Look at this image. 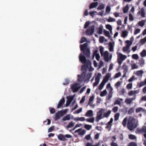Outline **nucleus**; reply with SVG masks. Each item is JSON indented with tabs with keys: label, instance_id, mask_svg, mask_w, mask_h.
<instances>
[{
	"label": "nucleus",
	"instance_id": "20",
	"mask_svg": "<svg viewBox=\"0 0 146 146\" xmlns=\"http://www.w3.org/2000/svg\"><path fill=\"white\" fill-rule=\"evenodd\" d=\"M122 68L123 70V72L126 73L128 71V66L125 64H123Z\"/></svg>",
	"mask_w": 146,
	"mask_h": 146
},
{
	"label": "nucleus",
	"instance_id": "4",
	"mask_svg": "<svg viewBox=\"0 0 146 146\" xmlns=\"http://www.w3.org/2000/svg\"><path fill=\"white\" fill-rule=\"evenodd\" d=\"M94 26L93 25L89 27V28L87 29L86 31V34L88 35H92L94 31Z\"/></svg>",
	"mask_w": 146,
	"mask_h": 146
},
{
	"label": "nucleus",
	"instance_id": "52",
	"mask_svg": "<svg viewBox=\"0 0 146 146\" xmlns=\"http://www.w3.org/2000/svg\"><path fill=\"white\" fill-rule=\"evenodd\" d=\"M134 112V110L133 108H131L128 111V113L129 114H131L133 113Z\"/></svg>",
	"mask_w": 146,
	"mask_h": 146
},
{
	"label": "nucleus",
	"instance_id": "54",
	"mask_svg": "<svg viewBox=\"0 0 146 146\" xmlns=\"http://www.w3.org/2000/svg\"><path fill=\"white\" fill-rule=\"evenodd\" d=\"M145 24L144 21H140L138 22V24L140 26L142 27L144 26Z\"/></svg>",
	"mask_w": 146,
	"mask_h": 146
},
{
	"label": "nucleus",
	"instance_id": "51",
	"mask_svg": "<svg viewBox=\"0 0 146 146\" xmlns=\"http://www.w3.org/2000/svg\"><path fill=\"white\" fill-rule=\"evenodd\" d=\"M144 64V61L143 58L139 60V64L141 66L143 65Z\"/></svg>",
	"mask_w": 146,
	"mask_h": 146
},
{
	"label": "nucleus",
	"instance_id": "42",
	"mask_svg": "<svg viewBox=\"0 0 146 146\" xmlns=\"http://www.w3.org/2000/svg\"><path fill=\"white\" fill-rule=\"evenodd\" d=\"M128 146H137V145L134 142H131L129 143Z\"/></svg>",
	"mask_w": 146,
	"mask_h": 146
},
{
	"label": "nucleus",
	"instance_id": "38",
	"mask_svg": "<svg viewBox=\"0 0 146 146\" xmlns=\"http://www.w3.org/2000/svg\"><path fill=\"white\" fill-rule=\"evenodd\" d=\"M131 66L132 69H137L138 67V66L135 63H134L131 64Z\"/></svg>",
	"mask_w": 146,
	"mask_h": 146
},
{
	"label": "nucleus",
	"instance_id": "30",
	"mask_svg": "<svg viewBox=\"0 0 146 146\" xmlns=\"http://www.w3.org/2000/svg\"><path fill=\"white\" fill-rule=\"evenodd\" d=\"M141 56L142 57L146 56V50H143L140 53Z\"/></svg>",
	"mask_w": 146,
	"mask_h": 146
},
{
	"label": "nucleus",
	"instance_id": "5",
	"mask_svg": "<svg viewBox=\"0 0 146 146\" xmlns=\"http://www.w3.org/2000/svg\"><path fill=\"white\" fill-rule=\"evenodd\" d=\"M135 132L137 134L146 133V126H143L141 128H137L136 129Z\"/></svg>",
	"mask_w": 146,
	"mask_h": 146
},
{
	"label": "nucleus",
	"instance_id": "24",
	"mask_svg": "<svg viewBox=\"0 0 146 146\" xmlns=\"http://www.w3.org/2000/svg\"><path fill=\"white\" fill-rule=\"evenodd\" d=\"M74 120L76 121H84L85 120V118L84 117H76L74 118Z\"/></svg>",
	"mask_w": 146,
	"mask_h": 146
},
{
	"label": "nucleus",
	"instance_id": "53",
	"mask_svg": "<svg viewBox=\"0 0 146 146\" xmlns=\"http://www.w3.org/2000/svg\"><path fill=\"white\" fill-rule=\"evenodd\" d=\"M118 109V107L117 106H115L112 109V111L114 113H116L117 112Z\"/></svg>",
	"mask_w": 146,
	"mask_h": 146
},
{
	"label": "nucleus",
	"instance_id": "22",
	"mask_svg": "<svg viewBox=\"0 0 146 146\" xmlns=\"http://www.w3.org/2000/svg\"><path fill=\"white\" fill-rule=\"evenodd\" d=\"M111 110H108L106 113H105L104 114L103 116V117H108L111 113Z\"/></svg>",
	"mask_w": 146,
	"mask_h": 146
},
{
	"label": "nucleus",
	"instance_id": "46",
	"mask_svg": "<svg viewBox=\"0 0 146 146\" xmlns=\"http://www.w3.org/2000/svg\"><path fill=\"white\" fill-rule=\"evenodd\" d=\"M119 116V113H116L114 115L115 120L116 121L118 120Z\"/></svg>",
	"mask_w": 146,
	"mask_h": 146
},
{
	"label": "nucleus",
	"instance_id": "27",
	"mask_svg": "<svg viewBox=\"0 0 146 146\" xmlns=\"http://www.w3.org/2000/svg\"><path fill=\"white\" fill-rule=\"evenodd\" d=\"M127 121H128L126 117H125L123 119L122 122V124L124 127L126 126Z\"/></svg>",
	"mask_w": 146,
	"mask_h": 146
},
{
	"label": "nucleus",
	"instance_id": "18",
	"mask_svg": "<svg viewBox=\"0 0 146 146\" xmlns=\"http://www.w3.org/2000/svg\"><path fill=\"white\" fill-rule=\"evenodd\" d=\"M135 111L137 113L141 111L145 112H146V110L142 108L139 107L136 109Z\"/></svg>",
	"mask_w": 146,
	"mask_h": 146
},
{
	"label": "nucleus",
	"instance_id": "49",
	"mask_svg": "<svg viewBox=\"0 0 146 146\" xmlns=\"http://www.w3.org/2000/svg\"><path fill=\"white\" fill-rule=\"evenodd\" d=\"M82 110V108H81L80 109L77 110L75 111L74 112V114H78L81 112Z\"/></svg>",
	"mask_w": 146,
	"mask_h": 146
},
{
	"label": "nucleus",
	"instance_id": "63",
	"mask_svg": "<svg viewBox=\"0 0 146 146\" xmlns=\"http://www.w3.org/2000/svg\"><path fill=\"white\" fill-rule=\"evenodd\" d=\"M121 76V73L120 72H119L118 73H116L114 76V78H117L119 77H120Z\"/></svg>",
	"mask_w": 146,
	"mask_h": 146
},
{
	"label": "nucleus",
	"instance_id": "56",
	"mask_svg": "<svg viewBox=\"0 0 146 146\" xmlns=\"http://www.w3.org/2000/svg\"><path fill=\"white\" fill-rule=\"evenodd\" d=\"M74 125V124L72 122H70L69 124L67 126V128H70L71 127H73Z\"/></svg>",
	"mask_w": 146,
	"mask_h": 146
},
{
	"label": "nucleus",
	"instance_id": "14",
	"mask_svg": "<svg viewBox=\"0 0 146 146\" xmlns=\"http://www.w3.org/2000/svg\"><path fill=\"white\" fill-rule=\"evenodd\" d=\"M85 115L88 117H92L93 115V111L91 110H90L88 111L86 113Z\"/></svg>",
	"mask_w": 146,
	"mask_h": 146
},
{
	"label": "nucleus",
	"instance_id": "45",
	"mask_svg": "<svg viewBox=\"0 0 146 146\" xmlns=\"http://www.w3.org/2000/svg\"><path fill=\"white\" fill-rule=\"evenodd\" d=\"M111 8L110 6H107L106 8V12L107 13H109L110 11Z\"/></svg>",
	"mask_w": 146,
	"mask_h": 146
},
{
	"label": "nucleus",
	"instance_id": "35",
	"mask_svg": "<svg viewBox=\"0 0 146 146\" xmlns=\"http://www.w3.org/2000/svg\"><path fill=\"white\" fill-rule=\"evenodd\" d=\"M129 139L132 140L137 139V137L135 135L131 134L129 135Z\"/></svg>",
	"mask_w": 146,
	"mask_h": 146
},
{
	"label": "nucleus",
	"instance_id": "3",
	"mask_svg": "<svg viewBox=\"0 0 146 146\" xmlns=\"http://www.w3.org/2000/svg\"><path fill=\"white\" fill-rule=\"evenodd\" d=\"M126 58V56L123 55L120 53H119L118 55L117 62L119 65L121 64L123 61Z\"/></svg>",
	"mask_w": 146,
	"mask_h": 146
},
{
	"label": "nucleus",
	"instance_id": "13",
	"mask_svg": "<svg viewBox=\"0 0 146 146\" xmlns=\"http://www.w3.org/2000/svg\"><path fill=\"white\" fill-rule=\"evenodd\" d=\"M98 5V3L97 2H93L91 3L89 6V9H92L94 8H96Z\"/></svg>",
	"mask_w": 146,
	"mask_h": 146
},
{
	"label": "nucleus",
	"instance_id": "2",
	"mask_svg": "<svg viewBox=\"0 0 146 146\" xmlns=\"http://www.w3.org/2000/svg\"><path fill=\"white\" fill-rule=\"evenodd\" d=\"M138 125V121L133 117H130L127 121V128L131 131L136 128Z\"/></svg>",
	"mask_w": 146,
	"mask_h": 146
},
{
	"label": "nucleus",
	"instance_id": "33",
	"mask_svg": "<svg viewBox=\"0 0 146 146\" xmlns=\"http://www.w3.org/2000/svg\"><path fill=\"white\" fill-rule=\"evenodd\" d=\"M107 21L109 22H113L115 21V19L110 17H109L108 19H107Z\"/></svg>",
	"mask_w": 146,
	"mask_h": 146
},
{
	"label": "nucleus",
	"instance_id": "61",
	"mask_svg": "<svg viewBox=\"0 0 146 146\" xmlns=\"http://www.w3.org/2000/svg\"><path fill=\"white\" fill-rule=\"evenodd\" d=\"M132 58L133 59L137 60L138 58L139 57L137 54H133L132 55Z\"/></svg>",
	"mask_w": 146,
	"mask_h": 146
},
{
	"label": "nucleus",
	"instance_id": "26",
	"mask_svg": "<svg viewBox=\"0 0 146 146\" xmlns=\"http://www.w3.org/2000/svg\"><path fill=\"white\" fill-rule=\"evenodd\" d=\"M103 26L100 25V27L98 28V33L99 34H101L102 33Z\"/></svg>",
	"mask_w": 146,
	"mask_h": 146
},
{
	"label": "nucleus",
	"instance_id": "1",
	"mask_svg": "<svg viewBox=\"0 0 146 146\" xmlns=\"http://www.w3.org/2000/svg\"><path fill=\"white\" fill-rule=\"evenodd\" d=\"M88 46V44L87 43L80 45V50L83 53L85 56L82 55L81 53H80L79 56L80 61L84 64L82 66L81 69V71H83L81 75L79 74L77 75L78 80L80 82H81L83 80L84 78L83 77L86 72V68L91 64L90 61L89 60H87L86 58V57L88 58L90 57V50L88 48H87Z\"/></svg>",
	"mask_w": 146,
	"mask_h": 146
},
{
	"label": "nucleus",
	"instance_id": "60",
	"mask_svg": "<svg viewBox=\"0 0 146 146\" xmlns=\"http://www.w3.org/2000/svg\"><path fill=\"white\" fill-rule=\"evenodd\" d=\"M104 49V48L102 46H100V51L102 56V55L103 54Z\"/></svg>",
	"mask_w": 146,
	"mask_h": 146
},
{
	"label": "nucleus",
	"instance_id": "31",
	"mask_svg": "<svg viewBox=\"0 0 146 146\" xmlns=\"http://www.w3.org/2000/svg\"><path fill=\"white\" fill-rule=\"evenodd\" d=\"M104 33L105 35L106 36L108 37L109 38H110L111 36L109 32L106 30H104Z\"/></svg>",
	"mask_w": 146,
	"mask_h": 146
},
{
	"label": "nucleus",
	"instance_id": "34",
	"mask_svg": "<svg viewBox=\"0 0 146 146\" xmlns=\"http://www.w3.org/2000/svg\"><path fill=\"white\" fill-rule=\"evenodd\" d=\"M105 82H101V84H100L98 88L100 90H101L102 89V88H103L104 85L105 84Z\"/></svg>",
	"mask_w": 146,
	"mask_h": 146
},
{
	"label": "nucleus",
	"instance_id": "48",
	"mask_svg": "<svg viewBox=\"0 0 146 146\" xmlns=\"http://www.w3.org/2000/svg\"><path fill=\"white\" fill-rule=\"evenodd\" d=\"M85 132L86 131L85 130L81 129L78 133V134L80 135H83L85 133Z\"/></svg>",
	"mask_w": 146,
	"mask_h": 146
},
{
	"label": "nucleus",
	"instance_id": "59",
	"mask_svg": "<svg viewBox=\"0 0 146 146\" xmlns=\"http://www.w3.org/2000/svg\"><path fill=\"white\" fill-rule=\"evenodd\" d=\"M132 86V83H129L127 85V88L128 89H131Z\"/></svg>",
	"mask_w": 146,
	"mask_h": 146
},
{
	"label": "nucleus",
	"instance_id": "44",
	"mask_svg": "<svg viewBox=\"0 0 146 146\" xmlns=\"http://www.w3.org/2000/svg\"><path fill=\"white\" fill-rule=\"evenodd\" d=\"M105 5L103 4L100 5L97 8L98 10H102L104 9V8Z\"/></svg>",
	"mask_w": 146,
	"mask_h": 146
},
{
	"label": "nucleus",
	"instance_id": "50",
	"mask_svg": "<svg viewBox=\"0 0 146 146\" xmlns=\"http://www.w3.org/2000/svg\"><path fill=\"white\" fill-rule=\"evenodd\" d=\"M94 98V96H92L91 97H90V98H89L88 104H89L91 106V104H90V103L91 102H92L93 101Z\"/></svg>",
	"mask_w": 146,
	"mask_h": 146
},
{
	"label": "nucleus",
	"instance_id": "28",
	"mask_svg": "<svg viewBox=\"0 0 146 146\" xmlns=\"http://www.w3.org/2000/svg\"><path fill=\"white\" fill-rule=\"evenodd\" d=\"M95 119L94 117H92L91 118H87L86 119V121L88 122L93 123Z\"/></svg>",
	"mask_w": 146,
	"mask_h": 146
},
{
	"label": "nucleus",
	"instance_id": "21",
	"mask_svg": "<svg viewBox=\"0 0 146 146\" xmlns=\"http://www.w3.org/2000/svg\"><path fill=\"white\" fill-rule=\"evenodd\" d=\"M131 45V44H130L129 45L127 44L126 46L123 48V50L124 52H126L128 51L129 48L130 46Z\"/></svg>",
	"mask_w": 146,
	"mask_h": 146
},
{
	"label": "nucleus",
	"instance_id": "16",
	"mask_svg": "<svg viewBox=\"0 0 146 146\" xmlns=\"http://www.w3.org/2000/svg\"><path fill=\"white\" fill-rule=\"evenodd\" d=\"M138 13L140 14L142 17H145V11L144 9L143 8H141L140 11H139Z\"/></svg>",
	"mask_w": 146,
	"mask_h": 146
},
{
	"label": "nucleus",
	"instance_id": "39",
	"mask_svg": "<svg viewBox=\"0 0 146 146\" xmlns=\"http://www.w3.org/2000/svg\"><path fill=\"white\" fill-rule=\"evenodd\" d=\"M109 51L110 52L112 51L113 50V46L112 43L110 42L109 44Z\"/></svg>",
	"mask_w": 146,
	"mask_h": 146
},
{
	"label": "nucleus",
	"instance_id": "40",
	"mask_svg": "<svg viewBox=\"0 0 146 146\" xmlns=\"http://www.w3.org/2000/svg\"><path fill=\"white\" fill-rule=\"evenodd\" d=\"M92 76V74L90 73H89L87 74L86 76V79L87 80H89Z\"/></svg>",
	"mask_w": 146,
	"mask_h": 146
},
{
	"label": "nucleus",
	"instance_id": "19",
	"mask_svg": "<svg viewBox=\"0 0 146 146\" xmlns=\"http://www.w3.org/2000/svg\"><path fill=\"white\" fill-rule=\"evenodd\" d=\"M70 119V115H67L64 116L62 118V120L64 121L66 120H69Z\"/></svg>",
	"mask_w": 146,
	"mask_h": 146
},
{
	"label": "nucleus",
	"instance_id": "10",
	"mask_svg": "<svg viewBox=\"0 0 146 146\" xmlns=\"http://www.w3.org/2000/svg\"><path fill=\"white\" fill-rule=\"evenodd\" d=\"M65 102L64 98H62L59 102L58 105L57 106V108H59L61 107L64 104Z\"/></svg>",
	"mask_w": 146,
	"mask_h": 146
},
{
	"label": "nucleus",
	"instance_id": "11",
	"mask_svg": "<svg viewBox=\"0 0 146 146\" xmlns=\"http://www.w3.org/2000/svg\"><path fill=\"white\" fill-rule=\"evenodd\" d=\"M73 97L72 96H69L67 98V100L66 102V106L68 107L69 106L71 103L73 99Z\"/></svg>",
	"mask_w": 146,
	"mask_h": 146
},
{
	"label": "nucleus",
	"instance_id": "43",
	"mask_svg": "<svg viewBox=\"0 0 146 146\" xmlns=\"http://www.w3.org/2000/svg\"><path fill=\"white\" fill-rule=\"evenodd\" d=\"M60 116L59 114L58 111L56 113L55 115V120H57L60 118Z\"/></svg>",
	"mask_w": 146,
	"mask_h": 146
},
{
	"label": "nucleus",
	"instance_id": "55",
	"mask_svg": "<svg viewBox=\"0 0 146 146\" xmlns=\"http://www.w3.org/2000/svg\"><path fill=\"white\" fill-rule=\"evenodd\" d=\"M86 38L85 37H82L81 39L80 43H82L85 42L86 41Z\"/></svg>",
	"mask_w": 146,
	"mask_h": 146
},
{
	"label": "nucleus",
	"instance_id": "29",
	"mask_svg": "<svg viewBox=\"0 0 146 146\" xmlns=\"http://www.w3.org/2000/svg\"><path fill=\"white\" fill-rule=\"evenodd\" d=\"M107 94V92L106 90H104L101 92L100 94V96L101 97L105 96Z\"/></svg>",
	"mask_w": 146,
	"mask_h": 146
},
{
	"label": "nucleus",
	"instance_id": "25",
	"mask_svg": "<svg viewBox=\"0 0 146 146\" xmlns=\"http://www.w3.org/2000/svg\"><path fill=\"white\" fill-rule=\"evenodd\" d=\"M129 9V5L127 4L126 6L123 8V11L124 13H126Z\"/></svg>",
	"mask_w": 146,
	"mask_h": 146
},
{
	"label": "nucleus",
	"instance_id": "57",
	"mask_svg": "<svg viewBox=\"0 0 146 146\" xmlns=\"http://www.w3.org/2000/svg\"><path fill=\"white\" fill-rule=\"evenodd\" d=\"M90 23L89 21H88L86 22L84 24V29H86L89 26L90 24Z\"/></svg>",
	"mask_w": 146,
	"mask_h": 146
},
{
	"label": "nucleus",
	"instance_id": "23",
	"mask_svg": "<svg viewBox=\"0 0 146 146\" xmlns=\"http://www.w3.org/2000/svg\"><path fill=\"white\" fill-rule=\"evenodd\" d=\"M113 89L112 88H111L109 92L108 96V99L110 100L112 96V94H113L112 92Z\"/></svg>",
	"mask_w": 146,
	"mask_h": 146
},
{
	"label": "nucleus",
	"instance_id": "32",
	"mask_svg": "<svg viewBox=\"0 0 146 146\" xmlns=\"http://www.w3.org/2000/svg\"><path fill=\"white\" fill-rule=\"evenodd\" d=\"M84 128L87 130H90L92 127L91 125L85 124L84 126Z\"/></svg>",
	"mask_w": 146,
	"mask_h": 146
},
{
	"label": "nucleus",
	"instance_id": "58",
	"mask_svg": "<svg viewBox=\"0 0 146 146\" xmlns=\"http://www.w3.org/2000/svg\"><path fill=\"white\" fill-rule=\"evenodd\" d=\"M140 29H137L135 30L134 32V35H136L137 34V33H140Z\"/></svg>",
	"mask_w": 146,
	"mask_h": 146
},
{
	"label": "nucleus",
	"instance_id": "36",
	"mask_svg": "<svg viewBox=\"0 0 146 146\" xmlns=\"http://www.w3.org/2000/svg\"><path fill=\"white\" fill-rule=\"evenodd\" d=\"M106 27L107 29L109 30L110 31L111 33L112 32V27L111 25H110L108 24L106 26Z\"/></svg>",
	"mask_w": 146,
	"mask_h": 146
},
{
	"label": "nucleus",
	"instance_id": "7",
	"mask_svg": "<svg viewBox=\"0 0 146 146\" xmlns=\"http://www.w3.org/2000/svg\"><path fill=\"white\" fill-rule=\"evenodd\" d=\"M78 84L76 83L73 84L71 86V89L73 92H77L80 88V87L78 86Z\"/></svg>",
	"mask_w": 146,
	"mask_h": 146
},
{
	"label": "nucleus",
	"instance_id": "37",
	"mask_svg": "<svg viewBox=\"0 0 146 146\" xmlns=\"http://www.w3.org/2000/svg\"><path fill=\"white\" fill-rule=\"evenodd\" d=\"M137 92V91L136 90L134 91H130L128 93V94L129 96H131L135 94Z\"/></svg>",
	"mask_w": 146,
	"mask_h": 146
},
{
	"label": "nucleus",
	"instance_id": "62",
	"mask_svg": "<svg viewBox=\"0 0 146 146\" xmlns=\"http://www.w3.org/2000/svg\"><path fill=\"white\" fill-rule=\"evenodd\" d=\"M143 73V71L142 70H139L136 72V74L138 76H141Z\"/></svg>",
	"mask_w": 146,
	"mask_h": 146
},
{
	"label": "nucleus",
	"instance_id": "6",
	"mask_svg": "<svg viewBox=\"0 0 146 146\" xmlns=\"http://www.w3.org/2000/svg\"><path fill=\"white\" fill-rule=\"evenodd\" d=\"M103 110L101 109L98 112L97 115L96 117V121L97 122H99V121L102 118Z\"/></svg>",
	"mask_w": 146,
	"mask_h": 146
},
{
	"label": "nucleus",
	"instance_id": "47",
	"mask_svg": "<svg viewBox=\"0 0 146 146\" xmlns=\"http://www.w3.org/2000/svg\"><path fill=\"white\" fill-rule=\"evenodd\" d=\"M140 42L142 44H143L146 42V36L143 39H141L140 40Z\"/></svg>",
	"mask_w": 146,
	"mask_h": 146
},
{
	"label": "nucleus",
	"instance_id": "64",
	"mask_svg": "<svg viewBox=\"0 0 146 146\" xmlns=\"http://www.w3.org/2000/svg\"><path fill=\"white\" fill-rule=\"evenodd\" d=\"M110 145L111 146H118L117 144L116 143L114 142L113 141L112 142Z\"/></svg>",
	"mask_w": 146,
	"mask_h": 146
},
{
	"label": "nucleus",
	"instance_id": "12",
	"mask_svg": "<svg viewBox=\"0 0 146 146\" xmlns=\"http://www.w3.org/2000/svg\"><path fill=\"white\" fill-rule=\"evenodd\" d=\"M109 53L108 51H106L104 55V58L105 61L108 62L109 61Z\"/></svg>",
	"mask_w": 146,
	"mask_h": 146
},
{
	"label": "nucleus",
	"instance_id": "8",
	"mask_svg": "<svg viewBox=\"0 0 146 146\" xmlns=\"http://www.w3.org/2000/svg\"><path fill=\"white\" fill-rule=\"evenodd\" d=\"M101 74L100 73H98L97 76L95 78V82L93 83V86H97L99 83L100 80V77Z\"/></svg>",
	"mask_w": 146,
	"mask_h": 146
},
{
	"label": "nucleus",
	"instance_id": "41",
	"mask_svg": "<svg viewBox=\"0 0 146 146\" xmlns=\"http://www.w3.org/2000/svg\"><path fill=\"white\" fill-rule=\"evenodd\" d=\"M128 32L126 31H123L122 34V36L125 37L127 35Z\"/></svg>",
	"mask_w": 146,
	"mask_h": 146
},
{
	"label": "nucleus",
	"instance_id": "9",
	"mask_svg": "<svg viewBox=\"0 0 146 146\" xmlns=\"http://www.w3.org/2000/svg\"><path fill=\"white\" fill-rule=\"evenodd\" d=\"M136 96L135 95L133 97L130 98H127L125 100V102L127 104H130L132 101L135 100L136 99Z\"/></svg>",
	"mask_w": 146,
	"mask_h": 146
},
{
	"label": "nucleus",
	"instance_id": "17",
	"mask_svg": "<svg viewBox=\"0 0 146 146\" xmlns=\"http://www.w3.org/2000/svg\"><path fill=\"white\" fill-rule=\"evenodd\" d=\"M67 111V109H65L63 111L60 110L58 111V112L60 116H62L66 113Z\"/></svg>",
	"mask_w": 146,
	"mask_h": 146
},
{
	"label": "nucleus",
	"instance_id": "15",
	"mask_svg": "<svg viewBox=\"0 0 146 146\" xmlns=\"http://www.w3.org/2000/svg\"><path fill=\"white\" fill-rule=\"evenodd\" d=\"M58 138L59 140L62 141H64L66 139L65 136L62 134H59Z\"/></svg>",
	"mask_w": 146,
	"mask_h": 146
}]
</instances>
